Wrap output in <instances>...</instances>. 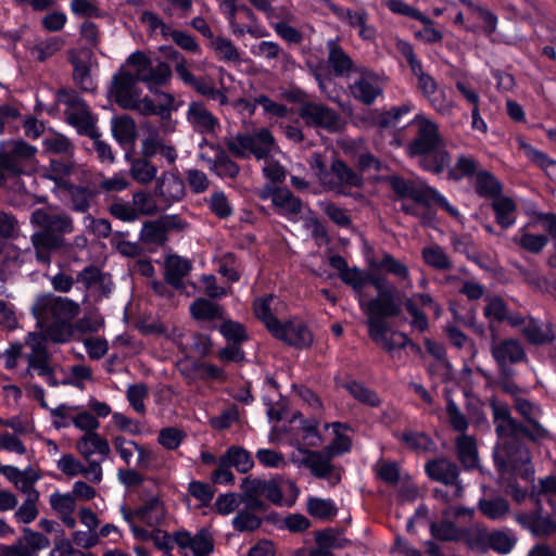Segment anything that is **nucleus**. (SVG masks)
Segmentation results:
<instances>
[{
  "instance_id": "obj_18",
  "label": "nucleus",
  "mask_w": 556,
  "mask_h": 556,
  "mask_svg": "<svg viewBox=\"0 0 556 556\" xmlns=\"http://www.w3.org/2000/svg\"><path fill=\"white\" fill-rule=\"evenodd\" d=\"M30 223L51 233L66 235L74 231L73 218L66 213H50L45 208H37L30 215Z\"/></svg>"
},
{
  "instance_id": "obj_33",
  "label": "nucleus",
  "mask_w": 556,
  "mask_h": 556,
  "mask_svg": "<svg viewBox=\"0 0 556 556\" xmlns=\"http://www.w3.org/2000/svg\"><path fill=\"white\" fill-rule=\"evenodd\" d=\"M327 49V62L333 73L340 77L348 76L354 67L352 59L340 47L337 40H328Z\"/></svg>"
},
{
  "instance_id": "obj_24",
  "label": "nucleus",
  "mask_w": 556,
  "mask_h": 556,
  "mask_svg": "<svg viewBox=\"0 0 556 556\" xmlns=\"http://www.w3.org/2000/svg\"><path fill=\"white\" fill-rule=\"evenodd\" d=\"M207 152L201 153V157L206 162L207 167L222 178H235L238 176L240 168L230 160L226 152L218 146L210 144Z\"/></svg>"
},
{
  "instance_id": "obj_35",
  "label": "nucleus",
  "mask_w": 556,
  "mask_h": 556,
  "mask_svg": "<svg viewBox=\"0 0 556 556\" xmlns=\"http://www.w3.org/2000/svg\"><path fill=\"white\" fill-rule=\"evenodd\" d=\"M191 262L179 255H169L165 262L166 281L179 289L182 287V278L191 270Z\"/></svg>"
},
{
  "instance_id": "obj_60",
  "label": "nucleus",
  "mask_w": 556,
  "mask_h": 556,
  "mask_svg": "<svg viewBox=\"0 0 556 556\" xmlns=\"http://www.w3.org/2000/svg\"><path fill=\"white\" fill-rule=\"evenodd\" d=\"M491 532L480 526H473L466 531H463L468 546L476 551H486L489 548V538Z\"/></svg>"
},
{
  "instance_id": "obj_43",
  "label": "nucleus",
  "mask_w": 556,
  "mask_h": 556,
  "mask_svg": "<svg viewBox=\"0 0 556 556\" xmlns=\"http://www.w3.org/2000/svg\"><path fill=\"white\" fill-rule=\"evenodd\" d=\"M516 408L526 419L531 422L534 431L530 434L532 439L536 440L546 437L547 431L538 422H535V419L540 415V408L538 406L525 399H517Z\"/></svg>"
},
{
  "instance_id": "obj_62",
  "label": "nucleus",
  "mask_w": 556,
  "mask_h": 556,
  "mask_svg": "<svg viewBox=\"0 0 556 556\" xmlns=\"http://www.w3.org/2000/svg\"><path fill=\"white\" fill-rule=\"evenodd\" d=\"M72 424L76 429L83 431L84 434L98 432L100 428L98 418L91 412L80 409V407L74 413Z\"/></svg>"
},
{
  "instance_id": "obj_11",
  "label": "nucleus",
  "mask_w": 556,
  "mask_h": 556,
  "mask_svg": "<svg viewBox=\"0 0 556 556\" xmlns=\"http://www.w3.org/2000/svg\"><path fill=\"white\" fill-rule=\"evenodd\" d=\"M362 184L363 178L341 160L333 161L329 173L321 175V185L338 194H349L350 188L359 187Z\"/></svg>"
},
{
  "instance_id": "obj_50",
  "label": "nucleus",
  "mask_w": 556,
  "mask_h": 556,
  "mask_svg": "<svg viewBox=\"0 0 556 556\" xmlns=\"http://www.w3.org/2000/svg\"><path fill=\"white\" fill-rule=\"evenodd\" d=\"M112 445L123 463L126 466H130L134 455L137 453L139 443L131 439H127L123 434H116L112 437Z\"/></svg>"
},
{
  "instance_id": "obj_30",
  "label": "nucleus",
  "mask_w": 556,
  "mask_h": 556,
  "mask_svg": "<svg viewBox=\"0 0 556 556\" xmlns=\"http://www.w3.org/2000/svg\"><path fill=\"white\" fill-rule=\"evenodd\" d=\"M66 122L76 128L78 134L88 137L101 136L96 119L90 113L87 105L80 106L78 110L64 111Z\"/></svg>"
},
{
  "instance_id": "obj_2",
  "label": "nucleus",
  "mask_w": 556,
  "mask_h": 556,
  "mask_svg": "<svg viewBox=\"0 0 556 556\" xmlns=\"http://www.w3.org/2000/svg\"><path fill=\"white\" fill-rule=\"evenodd\" d=\"M31 311L43 333L51 341L63 343L73 336L72 321L79 315L80 306L68 298L42 294L36 299Z\"/></svg>"
},
{
  "instance_id": "obj_12",
  "label": "nucleus",
  "mask_w": 556,
  "mask_h": 556,
  "mask_svg": "<svg viewBox=\"0 0 556 556\" xmlns=\"http://www.w3.org/2000/svg\"><path fill=\"white\" fill-rule=\"evenodd\" d=\"M122 514L127 522H142L149 527H159L165 520L166 508L160 497L152 496L135 509L122 507Z\"/></svg>"
},
{
  "instance_id": "obj_36",
  "label": "nucleus",
  "mask_w": 556,
  "mask_h": 556,
  "mask_svg": "<svg viewBox=\"0 0 556 556\" xmlns=\"http://www.w3.org/2000/svg\"><path fill=\"white\" fill-rule=\"evenodd\" d=\"M496 223L503 228H509L516 223L517 205L513 199L500 195L492 202Z\"/></svg>"
},
{
  "instance_id": "obj_23",
  "label": "nucleus",
  "mask_w": 556,
  "mask_h": 556,
  "mask_svg": "<svg viewBox=\"0 0 556 556\" xmlns=\"http://www.w3.org/2000/svg\"><path fill=\"white\" fill-rule=\"evenodd\" d=\"M30 242L36 261L41 265L49 266L53 251L61 248L63 240L55 233L39 230L30 236Z\"/></svg>"
},
{
  "instance_id": "obj_54",
  "label": "nucleus",
  "mask_w": 556,
  "mask_h": 556,
  "mask_svg": "<svg viewBox=\"0 0 556 556\" xmlns=\"http://www.w3.org/2000/svg\"><path fill=\"white\" fill-rule=\"evenodd\" d=\"M516 538L510 531H492L489 538V548L498 554H508L516 545Z\"/></svg>"
},
{
  "instance_id": "obj_15",
  "label": "nucleus",
  "mask_w": 556,
  "mask_h": 556,
  "mask_svg": "<svg viewBox=\"0 0 556 556\" xmlns=\"http://www.w3.org/2000/svg\"><path fill=\"white\" fill-rule=\"evenodd\" d=\"M270 333L275 338L299 349L308 348L313 343L312 332L300 319H291L283 324L279 321Z\"/></svg>"
},
{
  "instance_id": "obj_29",
  "label": "nucleus",
  "mask_w": 556,
  "mask_h": 556,
  "mask_svg": "<svg viewBox=\"0 0 556 556\" xmlns=\"http://www.w3.org/2000/svg\"><path fill=\"white\" fill-rule=\"evenodd\" d=\"M156 191L159 197L169 205L185 197V182L175 173H164L157 181Z\"/></svg>"
},
{
  "instance_id": "obj_22",
  "label": "nucleus",
  "mask_w": 556,
  "mask_h": 556,
  "mask_svg": "<svg viewBox=\"0 0 556 556\" xmlns=\"http://www.w3.org/2000/svg\"><path fill=\"white\" fill-rule=\"evenodd\" d=\"M409 199L414 200L416 203L425 205L435 203L446 211L453 218L460 219L462 217L459 211L450 204L443 194H441L437 189L422 182H414Z\"/></svg>"
},
{
  "instance_id": "obj_32",
  "label": "nucleus",
  "mask_w": 556,
  "mask_h": 556,
  "mask_svg": "<svg viewBox=\"0 0 556 556\" xmlns=\"http://www.w3.org/2000/svg\"><path fill=\"white\" fill-rule=\"evenodd\" d=\"M426 472L428 476L441 482L442 484H451L459 482L458 476L459 470L455 463L440 458L435 460L428 462L425 466Z\"/></svg>"
},
{
  "instance_id": "obj_1",
  "label": "nucleus",
  "mask_w": 556,
  "mask_h": 556,
  "mask_svg": "<svg viewBox=\"0 0 556 556\" xmlns=\"http://www.w3.org/2000/svg\"><path fill=\"white\" fill-rule=\"evenodd\" d=\"M491 407L498 438L493 452L496 467L501 471L511 470L526 479L532 477L529 451L518 441L520 434L530 433L511 418L507 405L492 402Z\"/></svg>"
},
{
  "instance_id": "obj_6",
  "label": "nucleus",
  "mask_w": 556,
  "mask_h": 556,
  "mask_svg": "<svg viewBox=\"0 0 556 556\" xmlns=\"http://www.w3.org/2000/svg\"><path fill=\"white\" fill-rule=\"evenodd\" d=\"M371 286L377 291V296L365 302L359 299V305L367 317L384 318L395 317L402 312V298L399 290L383 277L371 280Z\"/></svg>"
},
{
  "instance_id": "obj_37",
  "label": "nucleus",
  "mask_w": 556,
  "mask_h": 556,
  "mask_svg": "<svg viewBox=\"0 0 556 556\" xmlns=\"http://www.w3.org/2000/svg\"><path fill=\"white\" fill-rule=\"evenodd\" d=\"M457 456L466 468H475L478 465L477 443L473 437L459 434L455 440Z\"/></svg>"
},
{
  "instance_id": "obj_59",
  "label": "nucleus",
  "mask_w": 556,
  "mask_h": 556,
  "mask_svg": "<svg viewBox=\"0 0 556 556\" xmlns=\"http://www.w3.org/2000/svg\"><path fill=\"white\" fill-rule=\"evenodd\" d=\"M479 508L485 517L493 520L504 518L509 510L508 503L501 497L480 500Z\"/></svg>"
},
{
  "instance_id": "obj_16",
  "label": "nucleus",
  "mask_w": 556,
  "mask_h": 556,
  "mask_svg": "<svg viewBox=\"0 0 556 556\" xmlns=\"http://www.w3.org/2000/svg\"><path fill=\"white\" fill-rule=\"evenodd\" d=\"M56 468L67 477L84 476L89 482L99 484L103 479V469L100 463L85 465L71 453L63 454L56 462Z\"/></svg>"
},
{
  "instance_id": "obj_44",
  "label": "nucleus",
  "mask_w": 556,
  "mask_h": 556,
  "mask_svg": "<svg viewBox=\"0 0 556 556\" xmlns=\"http://www.w3.org/2000/svg\"><path fill=\"white\" fill-rule=\"evenodd\" d=\"M424 262L438 270H447L452 267V262L445 251L438 244L425 247L421 251Z\"/></svg>"
},
{
  "instance_id": "obj_13",
  "label": "nucleus",
  "mask_w": 556,
  "mask_h": 556,
  "mask_svg": "<svg viewBox=\"0 0 556 556\" xmlns=\"http://www.w3.org/2000/svg\"><path fill=\"white\" fill-rule=\"evenodd\" d=\"M300 116L306 125L334 132L340 128V117L332 109L316 102H306L300 109Z\"/></svg>"
},
{
  "instance_id": "obj_45",
  "label": "nucleus",
  "mask_w": 556,
  "mask_h": 556,
  "mask_svg": "<svg viewBox=\"0 0 556 556\" xmlns=\"http://www.w3.org/2000/svg\"><path fill=\"white\" fill-rule=\"evenodd\" d=\"M62 192L70 198L72 208L74 211L84 213L90 207V201L92 199V192L85 188L74 185H68Z\"/></svg>"
},
{
  "instance_id": "obj_46",
  "label": "nucleus",
  "mask_w": 556,
  "mask_h": 556,
  "mask_svg": "<svg viewBox=\"0 0 556 556\" xmlns=\"http://www.w3.org/2000/svg\"><path fill=\"white\" fill-rule=\"evenodd\" d=\"M327 427H331L334 433V438L331 443L325 448L332 457L337 455L344 454L351 448V438L344 433H342V429H348L349 427L341 422H332Z\"/></svg>"
},
{
  "instance_id": "obj_41",
  "label": "nucleus",
  "mask_w": 556,
  "mask_h": 556,
  "mask_svg": "<svg viewBox=\"0 0 556 556\" xmlns=\"http://www.w3.org/2000/svg\"><path fill=\"white\" fill-rule=\"evenodd\" d=\"M223 457L240 473H247L254 467V460L251 453L239 445H231L228 447Z\"/></svg>"
},
{
  "instance_id": "obj_20",
  "label": "nucleus",
  "mask_w": 556,
  "mask_h": 556,
  "mask_svg": "<svg viewBox=\"0 0 556 556\" xmlns=\"http://www.w3.org/2000/svg\"><path fill=\"white\" fill-rule=\"evenodd\" d=\"M271 203L277 214L290 222H299L303 213L302 201L290 190L277 188L273 191Z\"/></svg>"
},
{
  "instance_id": "obj_5",
  "label": "nucleus",
  "mask_w": 556,
  "mask_h": 556,
  "mask_svg": "<svg viewBox=\"0 0 556 556\" xmlns=\"http://www.w3.org/2000/svg\"><path fill=\"white\" fill-rule=\"evenodd\" d=\"M124 65L132 73L138 83H143L150 92L166 86L172 78L170 66L150 53L137 50L125 61Z\"/></svg>"
},
{
  "instance_id": "obj_48",
  "label": "nucleus",
  "mask_w": 556,
  "mask_h": 556,
  "mask_svg": "<svg viewBox=\"0 0 556 556\" xmlns=\"http://www.w3.org/2000/svg\"><path fill=\"white\" fill-rule=\"evenodd\" d=\"M468 8L470 18L481 21L483 23V31L491 35L497 25V17L490 11L473 4L469 0H460Z\"/></svg>"
},
{
  "instance_id": "obj_52",
  "label": "nucleus",
  "mask_w": 556,
  "mask_h": 556,
  "mask_svg": "<svg viewBox=\"0 0 556 556\" xmlns=\"http://www.w3.org/2000/svg\"><path fill=\"white\" fill-rule=\"evenodd\" d=\"M430 531L433 538L441 541H457L463 538V530L454 525L452 519H446L440 522H432Z\"/></svg>"
},
{
  "instance_id": "obj_28",
  "label": "nucleus",
  "mask_w": 556,
  "mask_h": 556,
  "mask_svg": "<svg viewBox=\"0 0 556 556\" xmlns=\"http://www.w3.org/2000/svg\"><path fill=\"white\" fill-rule=\"evenodd\" d=\"M169 58L175 62V71L178 77L188 86L194 88L200 94L207 97L213 85L203 79L197 78L189 70L186 58L178 51H173Z\"/></svg>"
},
{
  "instance_id": "obj_31",
  "label": "nucleus",
  "mask_w": 556,
  "mask_h": 556,
  "mask_svg": "<svg viewBox=\"0 0 556 556\" xmlns=\"http://www.w3.org/2000/svg\"><path fill=\"white\" fill-rule=\"evenodd\" d=\"M154 99L143 97L142 115H157L162 118L168 117L174 110L175 98L173 94L155 89Z\"/></svg>"
},
{
  "instance_id": "obj_56",
  "label": "nucleus",
  "mask_w": 556,
  "mask_h": 556,
  "mask_svg": "<svg viewBox=\"0 0 556 556\" xmlns=\"http://www.w3.org/2000/svg\"><path fill=\"white\" fill-rule=\"evenodd\" d=\"M307 511L315 518L328 519L336 516L337 507L332 500L309 497L307 501Z\"/></svg>"
},
{
  "instance_id": "obj_39",
  "label": "nucleus",
  "mask_w": 556,
  "mask_h": 556,
  "mask_svg": "<svg viewBox=\"0 0 556 556\" xmlns=\"http://www.w3.org/2000/svg\"><path fill=\"white\" fill-rule=\"evenodd\" d=\"M191 316L200 321H213L224 318L220 305L206 299H198L190 305Z\"/></svg>"
},
{
  "instance_id": "obj_64",
  "label": "nucleus",
  "mask_w": 556,
  "mask_h": 556,
  "mask_svg": "<svg viewBox=\"0 0 556 556\" xmlns=\"http://www.w3.org/2000/svg\"><path fill=\"white\" fill-rule=\"evenodd\" d=\"M112 422L119 431L129 435L140 437L144 433L143 425L139 420L130 418L123 413H113Z\"/></svg>"
},
{
  "instance_id": "obj_38",
  "label": "nucleus",
  "mask_w": 556,
  "mask_h": 556,
  "mask_svg": "<svg viewBox=\"0 0 556 556\" xmlns=\"http://www.w3.org/2000/svg\"><path fill=\"white\" fill-rule=\"evenodd\" d=\"M334 13L342 21H346L352 27L358 29V35L363 39L370 40L375 37V29L366 25L367 14L364 11H351L337 8L334 9Z\"/></svg>"
},
{
  "instance_id": "obj_55",
  "label": "nucleus",
  "mask_w": 556,
  "mask_h": 556,
  "mask_svg": "<svg viewBox=\"0 0 556 556\" xmlns=\"http://www.w3.org/2000/svg\"><path fill=\"white\" fill-rule=\"evenodd\" d=\"M42 144L47 151L55 154L72 155L74 152V146L70 139L59 132L45 136Z\"/></svg>"
},
{
  "instance_id": "obj_4",
  "label": "nucleus",
  "mask_w": 556,
  "mask_h": 556,
  "mask_svg": "<svg viewBox=\"0 0 556 556\" xmlns=\"http://www.w3.org/2000/svg\"><path fill=\"white\" fill-rule=\"evenodd\" d=\"M226 146L235 156L242 159H268L279 152L271 131L266 127L257 128L253 132H238L226 141Z\"/></svg>"
},
{
  "instance_id": "obj_42",
  "label": "nucleus",
  "mask_w": 556,
  "mask_h": 556,
  "mask_svg": "<svg viewBox=\"0 0 556 556\" xmlns=\"http://www.w3.org/2000/svg\"><path fill=\"white\" fill-rule=\"evenodd\" d=\"M65 46V40L60 36H52L42 40H38L30 49V54L39 62H45L48 59L60 52Z\"/></svg>"
},
{
  "instance_id": "obj_27",
  "label": "nucleus",
  "mask_w": 556,
  "mask_h": 556,
  "mask_svg": "<svg viewBox=\"0 0 556 556\" xmlns=\"http://www.w3.org/2000/svg\"><path fill=\"white\" fill-rule=\"evenodd\" d=\"M7 471H9L8 480L13 483L20 492L26 496H33V494L40 496L35 488V484L41 479V475L37 469L28 466L21 470L13 466L12 468H8Z\"/></svg>"
},
{
  "instance_id": "obj_63",
  "label": "nucleus",
  "mask_w": 556,
  "mask_h": 556,
  "mask_svg": "<svg viewBox=\"0 0 556 556\" xmlns=\"http://www.w3.org/2000/svg\"><path fill=\"white\" fill-rule=\"evenodd\" d=\"M149 395L148 387L144 383H136L128 386L126 390V399L132 409L143 415L146 413L144 401Z\"/></svg>"
},
{
  "instance_id": "obj_25",
  "label": "nucleus",
  "mask_w": 556,
  "mask_h": 556,
  "mask_svg": "<svg viewBox=\"0 0 556 556\" xmlns=\"http://www.w3.org/2000/svg\"><path fill=\"white\" fill-rule=\"evenodd\" d=\"M509 324L519 327L525 338L532 344H543L553 339L552 330L533 318L511 316Z\"/></svg>"
},
{
  "instance_id": "obj_40",
  "label": "nucleus",
  "mask_w": 556,
  "mask_h": 556,
  "mask_svg": "<svg viewBox=\"0 0 556 556\" xmlns=\"http://www.w3.org/2000/svg\"><path fill=\"white\" fill-rule=\"evenodd\" d=\"M111 130L115 140L121 144L131 143L136 138L135 121L127 115L113 117Z\"/></svg>"
},
{
  "instance_id": "obj_17",
  "label": "nucleus",
  "mask_w": 556,
  "mask_h": 556,
  "mask_svg": "<svg viewBox=\"0 0 556 556\" xmlns=\"http://www.w3.org/2000/svg\"><path fill=\"white\" fill-rule=\"evenodd\" d=\"M350 91L354 99L364 104H372L383 91V79L378 74L365 70L353 84Z\"/></svg>"
},
{
  "instance_id": "obj_19",
  "label": "nucleus",
  "mask_w": 556,
  "mask_h": 556,
  "mask_svg": "<svg viewBox=\"0 0 556 556\" xmlns=\"http://www.w3.org/2000/svg\"><path fill=\"white\" fill-rule=\"evenodd\" d=\"M285 308V303L274 294L258 296L253 302L255 316L265 325L269 332L279 324L277 317Z\"/></svg>"
},
{
  "instance_id": "obj_34",
  "label": "nucleus",
  "mask_w": 556,
  "mask_h": 556,
  "mask_svg": "<svg viewBox=\"0 0 556 556\" xmlns=\"http://www.w3.org/2000/svg\"><path fill=\"white\" fill-rule=\"evenodd\" d=\"M476 193L484 199L495 200L502 193V184L490 172L478 170L471 180Z\"/></svg>"
},
{
  "instance_id": "obj_51",
  "label": "nucleus",
  "mask_w": 556,
  "mask_h": 556,
  "mask_svg": "<svg viewBox=\"0 0 556 556\" xmlns=\"http://www.w3.org/2000/svg\"><path fill=\"white\" fill-rule=\"evenodd\" d=\"M377 266L397 279L407 281L408 286H412L408 267L391 254L384 253Z\"/></svg>"
},
{
  "instance_id": "obj_53",
  "label": "nucleus",
  "mask_w": 556,
  "mask_h": 556,
  "mask_svg": "<svg viewBox=\"0 0 556 556\" xmlns=\"http://www.w3.org/2000/svg\"><path fill=\"white\" fill-rule=\"evenodd\" d=\"M74 71L73 78L75 83L84 91H93L96 89V83L90 74L89 65L86 61L73 58L71 60Z\"/></svg>"
},
{
  "instance_id": "obj_7",
  "label": "nucleus",
  "mask_w": 556,
  "mask_h": 556,
  "mask_svg": "<svg viewBox=\"0 0 556 556\" xmlns=\"http://www.w3.org/2000/svg\"><path fill=\"white\" fill-rule=\"evenodd\" d=\"M37 148L23 140L0 141V168L12 175H27L34 172Z\"/></svg>"
},
{
  "instance_id": "obj_10",
  "label": "nucleus",
  "mask_w": 556,
  "mask_h": 556,
  "mask_svg": "<svg viewBox=\"0 0 556 556\" xmlns=\"http://www.w3.org/2000/svg\"><path fill=\"white\" fill-rule=\"evenodd\" d=\"M332 456L326 451H311L298 448L292 453L291 459L298 467L307 468L311 473L319 479H327L336 484L340 481V475L331 463Z\"/></svg>"
},
{
  "instance_id": "obj_14",
  "label": "nucleus",
  "mask_w": 556,
  "mask_h": 556,
  "mask_svg": "<svg viewBox=\"0 0 556 556\" xmlns=\"http://www.w3.org/2000/svg\"><path fill=\"white\" fill-rule=\"evenodd\" d=\"M75 447L83 459L89 463H100L111 454L110 442L99 432L83 434L77 439Z\"/></svg>"
},
{
  "instance_id": "obj_26",
  "label": "nucleus",
  "mask_w": 556,
  "mask_h": 556,
  "mask_svg": "<svg viewBox=\"0 0 556 556\" xmlns=\"http://www.w3.org/2000/svg\"><path fill=\"white\" fill-rule=\"evenodd\" d=\"M187 119L193 129L202 134H215L219 128L218 119L200 102H191Z\"/></svg>"
},
{
  "instance_id": "obj_21",
  "label": "nucleus",
  "mask_w": 556,
  "mask_h": 556,
  "mask_svg": "<svg viewBox=\"0 0 556 556\" xmlns=\"http://www.w3.org/2000/svg\"><path fill=\"white\" fill-rule=\"evenodd\" d=\"M491 354L502 370L507 366L526 359V352L521 343L515 339L494 342L491 345Z\"/></svg>"
},
{
  "instance_id": "obj_9",
  "label": "nucleus",
  "mask_w": 556,
  "mask_h": 556,
  "mask_svg": "<svg viewBox=\"0 0 556 556\" xmlns=\"http://www.w3.org/2000/svg\"><path fill=\"white\" fill-rule=\"evenodd\" d=\"M249 483L251 484V482ZM252 483L254 491H258L266 500L279 506H292L300 493L295 482L282 476H276L268 480L252 477Z\"/></svg>"
},
{
  "instance_id": "obj_47",
  "label": "nucleus",
  "mask_w": 556,
  "mask_h": 556,
  "mask_svg": "<svg viewBox=\"0 0 556 556\" xmlns=\"http://www.w3.org/2000/svg\"><path fill=\"white\" fill-rule=\"evenodd\" d=\"M522 249L531 253H540L548 242L545 235L529 233L525 227L520 228L514 238Z\"/></svg>"
},
{
  "instance_id": "obj_49",
  "label": "nucleus",
  "mask_w": 556,
  "mask_h": 556,
  "mask_svg": "<svg viewBox=\"0 0 556 556\" xmlns=\"http://www.w3.org/2000/svg\"><path fill=\"white\" fill-rule=\"evenodd\" d=\"M380 278V276H374L365 274L357 267L348 268L341 276L340 279L351 286L354 291L358 294L359 299H363L362 289L366 285H371V280Z\"/></svg>"
},
{
  "instance_id": "obj_8",
  "label": "nucleus",
  "mask_w": 556,
  "mask_h": 556,
  "mask_svg": "<svg viewBox=\"0 0 556 556\" xmlns=\"http://www.w3.org/2000/svg\"><path fill=\"white\" fill-rule=\"evenodd\" d=\"M142 90L132 73L123 64L113 75L109 97L124 110L141 114L143 106Z\"/></svg>"
},
{
  "instance_id": "obj_57",
  "label": "nucleus",
  "mask_w": 556,
  "mask_h": 556,
  "mask_svg": "<svg viewBox=\"0 0 556 556\" xmlns=\"http://www.w3.org/2000/svg\"><path fill=\"white\" fill-rule=\"evenodd\" d=\"M344 388L356 401L363 404L374 407L380 404V399L377 393L361 382L349 381L344 384Z\"/></svg>"
},
{
  "instance_id": "obj_3",
  "label": "nucleus",
  "mask_w": 556,
  "mask_h": 556,
  "mask_svg": "<svg viewBox=\"0 0 556 556\" xmlns=\"http://www.w3.org/2000/svg\"><path fill=\"white\" fill-rule=\"evenodd\" d=\"M416 126L414 138L406 146L410 157H418L420 166L434 174H440L451 163L447 151L442 149L443 139L439 126L424 114H417L409 123Z\"/></svg>"
},
{
  "instance_id": "obj_61",
  "label": "nucleus",
  "mask_w": 556,
  "mask_h": 556,
  "mask_svg": "<svg viewBox=\"0 0 556 556\" xmlns=\"http://www.w3.org/2000/svg\"><path fill=\"white\" fill-rule=\"evenodd\" d=\"M130 173L136 181L146 185L155 178L157 168L146 159H136L131 162Z\"/></svg>"
},
{
  "instance_id": "obj_58",
  "label": "nucleus",
  "mask_w": 556,
  "mask_h": 556,
  "mask_svg": "<svg viewBox=\"0 0 556 556\" xmlns=\"http://www.w3.org/2000/svg\"><path fill=\"white\" fill-rule=\"evenodd\" d=\"M211 47L217 54L218 59L226 62H238L240 53L238 48L228 38L216 37L212 39Z\"/></svg>"
}]
</instances>
